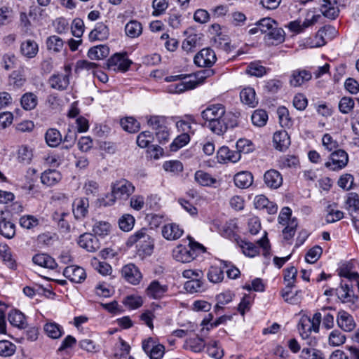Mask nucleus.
Listing matches in <instances>:
<instances>
[{"instance_id": "052dcab7", "label": "nucleus", "mask_w": 359, "mask_h": 359, "mask_svg": "<svg viewBox=\"0 0 359 359\" xmlns=\"http://www.w3.org/2000/svg\"><path fill=\"white\" fill-rule=\"evenodd\" d=\"M208 354L215 358L221 359L224 355L223 349L218 346V343L216 341H211L207 346Z\"/></svg>"}, {"instance_id": "dca6fc26", "label": "nucleus", "mask_w": 359, "mask_h": 359, "mask_svg": "<svg viewBox=\"0 0 359 359\" xmlns=\"http://www.w3.org/2000/svg\"><path fill=\"white\" fill-rule=\"evenodd\" d=\"M345 205L353 219L359 221V195L355 192L348 193L345 201Z\"/></svg>"}, {"instance_id": "0eeeda50", "label": "nucleus", "mask_w": 359, "mask_h": 359, "mask_svg": "<svg viewBox=\"0 0 359 359\" xmlns=\"http://www.w3.org/2000/svg\"><path fill=\"white\" fill-rule=\"evenodd\" d=\"M330 160L325 163V166L330 170H339L347 165L348 156L344 150L337 149L330 154Z\"/></svg>"}, {"instance_id": "5fc2aeb1", "label": "nucleus", "mask_w": 359, "mask_h": 359, "mask_svg": "<svg viewBox=\"0 0 359 359\" xmlns=\"http://www.w3.org/2000/svg\"><path fill=\"white\" fill-rule=\"evenodd\" d=\"M184 289L190 293L202 292L204 290L203 283L200 278L191 279L185 283Z\"/></svg>"}, {"instance_id": "58836bf2", "label": "nucleus", "mask_w": 359, "mask_h": 359, "mask_svg": "<svg viewBox=\"0 0 359 359\" xmlns=\"http://www.w3.org/2000/svg\"><path fill=\"white\" fill-rule=\"evenodd\" d=\"M334 309L331 306L323 307L320 309L322 314L323 326L326 330L332 329L334 325V316L330 313Z\"/></svg>"}, {"instance_id": "49530a36", "label": "nucleus", "mask_w": 359, "mask_h": 359, "mask_svg": "<svg viewBox=\"0 0 359 359\" xmlns=\"http://www.w3.org/2000/svg\"><path fill=\"white\" fill-rule=\"evenodd\" d=\"M0 257L10 269H15V261L12 258L11 252L6 245H0Z\"/></svg>"}, {"instance_id": "c85d7f7f", "label": "nucleus", "mask_w": 359, "mask_h": 359, "mask_svg": "<svg viewBox=\"0 0 359 359\" xmlns=\"http://www.w3.org/2000/svg\"><path fill=\"white\" fill-rule=\"evenodd\" d=\"M109 54V48L106 45H98L90 48L88 51V57L91 60H102Z\"/></svg>"}, {"instance_id": "603ef678", "label": "nucleus", "mask_w": 359, "mask_h": 359, "mask_svg": "<svg viewBox=\"0 0 359 359\" xmlns=\"http://www.w3.org/2000/svg\"><path fill=\"white\" fill-rule=\"evenodd\" d=\"M44 331L47 335L53 339H58L62 334L60 326L55 323H48L44 325Z\"/></svg>"}, {"instance_id": "774afa93", "label": "nucleus", "mask_w": 359, "mask_h": 359, "mask_svg": "<svg viewBox=\"0 0 359 359\" xmlns=\"http://www.w3.org/2000/svg\"><path fill=\"white\" fill-rule=\"evenodd\" d=\"M354 100L349 97H342L339 102V109L344 114H348L354 107Z\"/></svg>"}, {"instance_id": "bb28decb", "label": "nucleus", "mask_w": 359, "mask_h": 359, "mask_svg": "<svg viewBox=\"0 0 359 359\" xmlns=\"http://www.w3.org/2000/svg\"><path fill=\"white\" fill-rule=\"evenodd\" d=\"M201 39V34L192 32L182 42V48L184 50L192 52L194 49L200 45Z\"/></svg>"}, {"instance_id": "4be33fe9", "label": "nucleus", "mask_w": 359, "mask_h": 359, "mask_svg": "<svg viewBox=\"0 0 359 359\" xmlns=\"http://www.w3.org/2000/svg\"><path fill=\"white\" fill-rule=\"evenodd\" d=\"M273 142L276 149L283 151L290 144V138L287 132L285 130H279L273 134Z\"/></svg>"}, {"instance_id": "79ce46f5", "label": "nucleus", "mask_w": 359, "mask_h": 359, "mask_svg": "<svg viewBox=\"0 0 359 359\" xmlns=\"http://www.w3.org/2000/svg\"><path fill=\"white\" fill-rule=\"evenodd\" d=\"M251 120L253 125L257 127H263L268 121L267 112L264 109H257L252 113Z\"/></svg>"}, {"instance_id": "f03ea898", "label": "nucleus", "mask_w": 359, "mask_h": 359, "mask_svg": "<svg viewBox=\"0 0 359 359\" xmlns=\"http://www.w3.org/2000/svg\"><path fill=\"white\" fill-rule=\"evenodd\" d=\"M135 187L129 180L121 178L111 184V195L107 196L108 201L104 205H112L116 200L126 201L135 192Z\"/></svg>"}, {"instance_id": "4d7b16f0", "label": "nucleus", "mask_w": 359, "mask_h": 359, "mask_svg": "<svg viewBox=\"0 0 359 359\" xmlns=\"http://www.w3.org/2000/svg\"><path fill=\"white\" fill-rule=\"evenodd\" d=\"M300 357L302 359H325L323 353L313 348H304Z\"/></svg>"}, {"instance_id": "aec40b11", "label": "nucleus", "mask_w": 359, "mask_h": 359, "mask_svg": "<svg viewBox=\"0 0 359 359\" xmlns=\"http://www.w3.org/2000/svg\"><path fill=\"white\" fill-rule=\"evenodd\" d=\"M161 233L163 238L166 240L175 241L182 236L183 230L179 226V225L175 223H170L162 227Z\"/></svg>"}, {"instance_id": "e433bc0d", "label": "nucleus", "mask_w": 359, "mask_h": 359, "mask_svg": "<svg viewBox=\"0 0 359 359\" xmlns=\"http://www.w3.org/2000/svg\"><path fill=\"white\" fill-rule=\"evenodd\" d=\"M147 118L148 126L151 128L152 130H154L155 132L165 128V127L168 126L167 118L165 116H150Z\"/></svg>"}, {"instance_id": "4468645a", "label": "nucleus", "mask_w": 359, "mask_h": 359, "mask_svg": "<svg viewBox=\"0 0 359 359\" xmlns=\"http://www.w3.org/2000/svg\"><path fill=\"white\" fill-rule=\"evenodd\" d=\"M337 323L342 330L348 332L353 331L356 325L353 316L344 310L338 312Z\"/></svg>"}, {"instance_id": "a211bd4d", "label": "nucleus", "mask_w": 359, "mask_h": 359, "mask_svg": "<svg viewBox=\"0 0 359 359\" xmlns=\"http://www.w3.org/2000/svg\"><path fill=\"white\" fill-rule=\"evenodd\" d=\"M254 205L259 210H264L269 214L273 215L278 210L277 205L264 195H259L255 198Z\"/></svg>"}, {"instance_id": "20e7f679", "label": "nucleus", "mask_w": 359, "mask_h": 359, "mask_svg": "<svg viewBox=\"0 0 359 359\" xmlns=\"http://www.w3.org/2000/svg\"><path fill=\"white\" fill-rule=\"evenodd\" d=\"M188 238L189 241V247L179 245L172 250V256L176 261L189 263L198 255L205 252V248L203 245L194 241L190 236Z\"/></svg>"}, {"instance_id": "2f4dec72", "label": "nucleus", "mask_w": 359, "mask_h": 359, "mask_svg": "<svg viewBox=\"0 0 359 359\" xmlns=\"http://www.w3.org/2000/svg\"><path fill=\"white\" fill-rule=\"evenodd\" d=\"M32 261L35 264L51 269L57 266L55 259L46 254H37L33 257Z\"/></svg>"}, {"instance_id": "f3484780", "label": "nucleus", "mask_w": 359, "mask_h": 359, "mask_svg": "<svg viewBox=\"0 0 359 359\" xmlns=\"http://www.w3.org/2000/svg\"><path fill=\"white\" fill-rule=\"evenodd\" d=\"M264 181L266 187L276 189L282 185L283 177L278 170L271 169L264 173Z\"/></svg>"}, {"instance_id": "9d476101", "label": "nucleus", "mask_w": 359, "mask_h": 359, "mask_svg": "<svg viewBox=\"0 0 359 359\" xmlns=\"http://www.w3.org/2000/svg\"><path fill=\"white\" fill-rule=\"evenodd\" d=\"M131 64L132 62L125 55L116 53L107 60L106 65L113 71L126 72Z\"/></svg>"}, {"instance_id": "f257e3e1", "label": "nucleus", "mask_w": 359, "mask_h": 359, "mask_svg": "<svg viewBox=\"0 0 359 359\" xmlns=\"http://www.w3.org/2000/svg\"><path fill=\"white\" fill-rule=\"evenodd\" d=\"M239 116V113L226 112L225 107L222 104H210L201 112L202 118L208 121L207 127L218 135H223L229 128L236 127Z\"/></svg>"}, {"instance_id": "09e8293b", "label": "nucleus", "mask_w": 359, "mask_h": 359, "mask_svg": "<svg viewBox=\"0 0 359 359\" xmlns=\"http://www.w3.org/2000/svg\"><path fill=\"white\" fill-rule=\"evenodd\" d=\"M246 72L250 76L261 77L266 74V69L260 62H253L248 66Z\"/></svg>"}, {"instance_id": "39448f33", "label": "nucleus", "mask_w": 359, "mask_h": 359, "mask_svg": "<svg viewBox=\"0 0 359 359\" xmlns=\"http://www.w3.org/2000/svg\"><path fill=\"white\" fill-rule=\"evenodd\" d=\"M238 245L242 250V252L247 257H254L259 253V249H263V254L265 257L269 255V240L266 238V232H264L262 238L259 239L257 244L241 240L237 241Z\"/></svg>"}, {"instance_id": "69168bd1", "label": "nucleus", "mask_w": 359, "mask_h": 359, "mask_svg": "<svg viewBox=\"0 0 359 359\" xmlns=\"http://www.w3.org/2000/svg\"><path fill=\"white\" fill-rule=\"evenodd\" d=\"M135 224V219L131 215H124L118 220V225L121 229L124 231L131 230Z\"/></svg>"}, {"instance_id": "0e129e2a", "label": "nucleus", "mask_w": 359, "mask_h": 359, "mask_svg": "<svg viewBox=\"0 0 359 359\" xmlns=\"http://www.w3.org/2000/svg\"><path fill=\"white\" fill-rule=\"evenodd\" d=\"M110 227L111 225L109 222L99 221L93 225V231L95 235L103 236L109 233Z\"/></svg>"}, {"instance_id": "a878e982", "label": "nucleus", "mask_w": 359, "mask_h": 359, "mask_svg": "<svg viewBox=\"0 0 359 359\" xmlns=\"http://www.w3.org/2000/svg\"><path fill=\"white\" fill-rule=\"evenodd\" d=\"M240 97L243 103L251 107H255L258 104V100L256 97L255 90L253 88L247 87L243 88L240 93Z\"/></svg>"}, {"instance_id": "2eb2a0df", "label": "nucleus", "mask_w": 359, "mask_h": 359, "mask_svg": "<svg viewBox=\"0 0 359 359\" xmlns=\"http://www.w3.org/2000/svg\"><path fill=\"white\" fill-rule=\"evenodd\" d=\"M320 9L322 14L330 19H334L339 15V10L337 6V0H319Z\"/></svg>"}, {"instance_id": "f704fd0d", "label": "nucleus", "mask_w": 359, "mask_h": 359, "mask_svg": "<svg viewBox=\"0 0 359 359\" xmlns=\"http://www.w3.org/2000/svg\"><path fill=\"white\" fill-rule=\"evenodd\" d=\"M126 34L130 38H137L142 32V26L137 20H130L125 26Z\"/></svg>"}, {"instance_id": "3c124183", "label": "nucleus", "mask_w": 359, "mask_h": 359, "mask_svg": "<svg viewBox=\"0 0 359 359\" xmlns=\"http://www.w3.org/2000/svg\"><path fill=\"white\" fill-rule=\"evenodd\" d=\"M346 341V337L339 330H334L332 331L328 337V342L330 346H339Z\"/></svg>"}, {"instance_id": "6e6552de", "label": "nucleus", "mask_w": 359, "mask_h": 359, "mask_svg": "<svg viewBox=\"0 0 359 359\" xmlns=\"http://www.w3.org/2000/svg\"><path fill=\"white\" fill-rule=\"evenodd\" d=\"M121 276L130 284L137 285L141 282L143 276L139 268L134 264H128L121 269Z\"/></svg>"}, {"instance_id": "37998d69", "label": "nucleus", "mask_w": 359, "mask_h": 359, "mask_svg": "<svg viewBox=\"0 0 359 359\" xmlns=\"http://www.w3.org/2000/svg\"><path fill=\"white\" fill-rule=\"evenodd\" d=\"M123 129L128 133H135L140 130V123L133 117H126L121 120Z\"/></svg>"}, {"instance_id": "6e6d98bb", "label": "nucleus", "mask_w": 359, "mask_h": 359, "mask_svg": "<svg viewBox=\"0 0 359 359\" xmlns=\"http://www.w3.org/2000/svg\"><path fill=\"white\" fill-rule=\"evenodd\" d=\"M16 346L12 342L8 340L0 341V355L3 357H8L14 354Z\"/></svg>"}, {"instance_id": "412c9836", "label": "nucleus", "mask_w": 359, "mask_h": 359, "mask_svg": "<svg viewBox=\"0 0 359 359\" xmlns=\"http://www.w3.org/2000/svg\"><path fill=\"white\" fill-rule=\"evenodd\" d=\"M89 201L86 198H77L73 203V214L76 219L84 218L88 212Z\"/></svg>"}, {"instance_id": "393cba45", "label": "nucleus", "mask_w": 359, "mask_h": 359, "mask_svg": "<svg viewBox=\"0 0 359 359\" xmlns=\"http://www.w3.org/2000/svg\"><path fill=\"white\" fill-rule=\"evenodd\" d=\"M39 51V46L36 41L27 39L20 45V53L27 58L34 57Z\"/></svg>"}, {"instance_id": "de8ad7c7", "label": "nucleus", "mask_w": 359, "mask_h": 359, "mask_svg": "<svg viewBox=\"0 0 359 359\" xmlns=\"http://www.w3.org/2000/svg\"><path fill=\"white\" fill-rule=\"evenodd\" d=\"M115 347L118 351H115L114 358L115 359H126L130 352V346L124 340L119 339V341L116 344Z\"/></svg>"}, {"instance_id": "4c0bfd02", "label": "nucleus", "mask_w": 359, "mask_h": 359, "mask_svg": "<svg viewBox=\"0 0 359 359\" xmlns=\"http://www.w3.org/2000/svg\"><path fill=\"white\" fill-rule=\"evenodd\" d=\"M205 343L203 339L200 337L189 338L186 340L184 348L185 349H190L195 353H199L205 348Z\"/></svg>"}, {"instance_id": "473e14b6", "label": "nucleus", "mask_w": 359, "mask_h": 359, "mask_svg": "<svg viewBox=\"0 0 359 359\" xmlns=\"http://www.w3.org/2000/svg\"><path fill=\"white\" fill-rule=\"evenodd\" d=\"M8 320L18 328H25L27 325L25 315L18 310H13L9 313Z\"/></svg>"}, {"instance_id": "bf43d9fd", "label": "nucleus", "mask_w": 359, "mask_h": 359, "mask_svg": "<svg viewBox=\"0 0 359 359\" xmlns=\"http://www.w3.org/2000/svg\"><path fill=\"white\" fill-rule=\"evenodd\" d=\"M350 286L342 283H341L340 286L335 289L334 293L338 297V298L342 302H347L350 301Z\"/></svg>"}, {"instance_id": "ea45409f", "label": "nucleus", "mask_w": 359, "mask_h": 359, "mask_svg": "<svg viewBox=\"0 0 359 359\" xmlns=\"http://www.w3.org/2000/svg\"><path fill=\"white\" fill-rule=\"evenodd\" d=\"M298 330L302 339H308L312 332L313 328L311 327L310 317L302 316L298 324Z\"/></svg>"}, {"instance_id": "72a5a7b5", "label": "nucleus", "mask_w": 359, "mask_h": 359, "mask_svg": "<svg viewBox=\"0 0 359 359\" xmlns=\"http://www.w3.org/2000/svg\"><path fill=\"white\" fill-rule=\"evenodd\" d=\"M284 30L282 28L277 27V25L273 26L265 36V39L272 44L281 43L284 41Z\"/></svg>"}, {"instance_id": "cd10ccee", "label": "nucleus", "mask_w": 359, "mask_h": 359, "mask_svg": "<svg viewBox=\"0 0 359 359\" xmlns=\"http://www.w3.org/2000/svg\"><path fill=\"white\" fill-rule=\"evenodd\" d=\"M233 180L236 187L241 189H246L252 184L253 177L250 172L243 171L237 173Z\"/></svg>"}, {"instance_id": "c756f323", "label": "nucleus", "mask_w": 359, "mask_h": 359, "mask_svg": "<svg viewBox=\"0 0 359 359\" xmlns=\"http://www.w3.org/2000/svg\"><path fill=\"white\" fill-rule=\"evenodd\" d=\"M62 177L59 171L56 170H47L41 177V182L47 186H53L60 181Z\"/></svg>"}, {"instance_id": "680f3d73", "label": "nucleus", "mask_w": 359, "mask_h": 359, "mask_svg": "<svg viewBox=\"0 0 359 359\" xmlns=\"http://www.w3.org/2000/svg\"><path fill=\"white\" fill-rule=\"evenodd\" d=\"M123 303L130 309H136L142 305L143 301L140 296L128 295L124 298Z\"/></svg>"}, {"instance_id": "a18cd8bd", "label": "nucleus", "mask_w": 359, "mask_h": 359, "mask_svg": "<svg viewBox=\"0 0 359 359\" xmlns=\"http://www.w3.org/2000/svg\"><path fill=\"white\" fill-rule=\"evenodd\" d=\"M277 114L279 123L283 128H290L292 126V121L286 107H279L277 109Z\"/></svg>"}, {"instance_id": "1a4fd4ad", "label": "nucleus", "mask_w": 359, "mask_h": 359, "mask_svg": "<svg viewBox=\"0 0 359 359\" xmlns=\"http://www.w3.org/2000/svg\"><path fill=\"white\" fill-rule=\"evenodd\" d=\"M217 57L213 50L207 48L202 49L194 58L195 65L201 67H210L216 62Z\"/></svg>"}, {"instance_id": "13d9d810", "label": "nucleus", "mask_w": 359, "mask_h": 359, "mask_svg": "<svg viewBox=\"0 0 359 359\" xmlns=\"http://www.w3.org/2000/svg\"><path fill=\"white\" fill-rule=\"evenodd\" d=\"M207 276L210 282L217 283L223 280L224 272L220 267L212 266L210 268Z\"/></svg>"}, {"instance_id": "ddd939ff", "label": "nucleus", "mask_w": 359, "mask_h": 359, "mask_svg": "<svg viewBox=\"0 0 359 359\" xmlns=\"http://www.w3.org/2000/svg\"><path fill=\"white\" fill-rule=\"evenodd\" d=\"M78 244L88 252H94L100 248V243L97 237L90 233H83L80 236Z\"/></svg>"}, {"instance_id": "7c9ffc66", "label": "nucleus", "mask_w": 359, "mask_h": 359, "mask_svg": "<svg viewBox=\"0 0 359 359\" xmlns=\"http://www.w3.org/2000/svg\"><path fill=\"white\" fill-rule=\"evenodd\" d=\"M278 163L282 169H296L299 166V158L294 155H284L280 157Z\"/></svg>"}, {"instance_id": "a19ab883", "label": "nucleus", "mask_w": 359, "mask_h": 359, "mask_svg": "<svg viewBox=\"0 0 359 359\" xmlns=\"http://www.w3.org/2000/svg\"><path fill=\"white\" fill-rule=\"evenodd\" d=\"M46 43L47 49L54 53L60 52L64 46L62 39L56 35L48 37Z\"/></svg>"}, {"instance_id": "5701e85b", "label": "nucleus", "mask_w": 359, "mask_h": 359, "mask_svg": "<svg viewBox=\"0 0 359 359\" xmlns=\"http://www.w3.org/2000/svg\"><path fill=\"white\" fill-rule=\"evenodd\" d=\"M109 31L106 25L102 22L97 23L95 28L89 34L90 41H104L108 39Z\"/></svg>"}, {"instance_id": "423d86ee", "label": "nucleus", "mask_w": 359, "mask_h": 359, "mask_svg": "<svg viewBox=\"0 0 359 359\" xmlns=\"http://www.w3.org/2000/svg\"><path fill=\"white\" fill-rule=\"evenodd\" d=\"M72 76L71 65H66L64 67L62 72H57L52 74L48 80V83L50 87L58 91L66 90L70 83V76Z\"/></svg>"}, {"instance_id": "9b49d317", "label": "nucleus", "mask_w": 359, "mask_h": 359, "mask_svg": "<svg viewBox=\"0 0 359 359\" xmlns=\"http://www.w3.org/2000/svg\"><path fill=\"white\" fill-rule=\"evenodd\" d=\"M168 290V286L161 284L158 280H152L146 288L145 292L147 297L154 299L163 298Z\"/></svg>"}, {"instance_id": "c03bdc74", "label": "nucleus", "mask_w": 359, "mask_h": 359, "mask_svg": "<svg viewBox=\"0 0 359 359\" xmlns=\"http://www.w3.org/2000/svg\"><path fill=\"white\" fill-rule=\"evenodd\" d=\"M0 233L6 238H12L15 234V226L10 221L3 219L0 222Z\"/></svg>"}, {"instance_id": "864d4df0", "label": "nucleus", "mask_w": 359, "mask_h": 359, "mask_svg": "<svg viewBox=\"0 0 359 359\" xmlns=\"http://www.w3.org/2000/svg\"><path fill=\"white\" fill-rule=\"evenodd\" d=\"M33 156L32 150L29 147L22 145L18 151V160L20 163L28 164Z\"/></svg>"}, {"instance_id": "7ed1b4c3", "label": "nucleus", "mask_w": 359, "mask_h": 359, "mask_svg": "<svg viewBox=\"0 0 359 359\" xmlns=\"http://www.w3.org/2000/svg\"><path fill=\"white\" fill-rule=\"evenodd\" d=\"M128 247L135 245L139 256L144 257L152 253L154 242L148 233V230L142 228L131 235L127 240Z\"/></svg>"}, {"instance_id": "e2e57ef3", "label": "nucleus", "mask_w": 359, "mask_h": 359, "mask_svg": "<svg viewBox=\"0 0 359 359\" xmlns=\"http://www.w3.org/2000/svg\"><path fill=\"white\" fill-rule=\"evenodd\" d=\"M190 140V137L188 133H182L178 135L171 143L170 149L172 151H177L186 145Z\"/></svg>"}, {"instance_id": "338daca9", "label": "nucleus", "mask_w": 359, "mask_h": 359, "mask_svg": "<svg viewBox=\"0 0 359 359\" xmlns=\"http://www.w3.org/2000/svg\"><path fill=\"white\" fill-rule=\"evenodd\" d=\"M195 180L202 186H209L215 182L210 174L202 170H198L195 173Z\"/></svg>"}, {"instance_id": "b1692460", "label": "nucleus", "mask_w": 359, "mask_h": 359, "mask_svg": "<svg viewBox=\"0 0 359 359\" xmlns=\"http://www.w3.org/2000/svg\"><path fill=\"white\" fill-rule=\"evenodd\" d=\"M312 77L310 72L305 69L294 70L291 74L290 83L294 87L302 86L304 82L309 81Z\"/></svg>"}, {"instance_id": "6ab92c4d", "label": "nucleus", "mask_w": 359, "mask_h": 359, "mask_svg": "<svg viewBox=\"0 0 359 359\" xmlns=\"http://www.w3.org/2000/svg\"><path fill=\"white\" fill-rule=\"evenodd\" d=\"M198 85L199 82L196 81V80L182 81L179 83L169 85L167 87V92L169 93L180 94L187 90H193Z\"/></svg>"}, {"instance_id": "f8f14e48", "label": "nucleus", "mask_w": 359, "mask_h": 359, "mask_svg": "<svg viewBox=\"0 0 359 359\" xmlns=\"http://www.w3.org/2000/svg\"><path fill=\"white\" fill-rule=\"evenodd\" d=\"M63 275L72 283H81L86 278L85 270L79 266L71 265L63 271Z\"/></svg>"}, {"instance_id": "8fccbe9b", "label": "nucleus", "mask_w": 359, "mask_h": 359, "mask_svg": "<svg viewBox=\"0 0 359 359\" xmlns=\"http://www.w3.org/2000/svg\"><path fill=\"white\" fill-rule=\"evenodd\" d=\"M21 105L25 110L34 109L37 104V97L32 93H27L21 97Z\"/></svg>"}, {"instance_id": "c9c22d12", "label": "nucleus", "mask_w": 359, "mask_h": 359, "mask_svg": "<svg viewBox=\"0 0 359 359\" xmlns=\"http://www.w3.org/2000/svg\"><path fill=\"white\" fill-rule=\"evenodd\" d=\"M46 143L51 147H57L62 142V135L55 128L48 129L45 135Z\"/></svg>"}]
</instances>
